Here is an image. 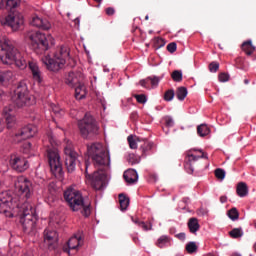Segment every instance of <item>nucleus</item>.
Instances as JSON below:
<instances>
[{"instance_id": "nucleus-1", "label": "nucleus", "mask_w": 256, "mask_h": 256, "mask_svg": "<svg viewBox=\"0 0 256 256\" xmlns=\"http://www.w3.org/2000/svg\"><path fill=\"white\" fill-rule=\"evenodd\" d=\"M0 60L4 65L15 63L18 69H27V61L21 57V53L15 48V43L7 37L0 40Z\"/></svg>"}, {"instance_id": "nucleus-2", "label": "nucleus", "mask_w": 256, "mask_h": 256, "mask_svg": "<svg viewBox=\"0 0 256 256\" xmlns=\"http://www.w3.org/2000/svg\"><path fill=\"white\" fill-rule=\"evenodd\" d=\"M64 200L70 207L71 211H80L83 217H89L91 215V204H85V198L79 190L73 187H69L64 191Z\"/></svg>"}, {"instance_id": "nucleus-3", "label": "nucleus", "mask_w": 256, "mask_h": 256, "mask_svg": "<svg viewBox=\"0 0 256 256\" xmlns=\"http://www.w3.org/2000/svg\"><path fill=\"white\" fill-rule=\"evenodd\" d=\"M68 59H70L69 47L60 46L53 54V57L47 55L42 61L44 65H46V69L48 71H52V73H57V71H61L63 67H65V63H67Z\"/></svg>"}, {"instance_id": "nucleus-4", "label": "nucleus", "mask_w": 256, "mask_h": 256, "mask_svg": "<svg viewBox=\"0 0 256 256\" xmlns=\"http://www.w3.org/2000/svg\"><path fill=\"white\" fill-rule=\"evenodd\" d=\"M77 127L82 139L89 140L99 135V122L89 112H86L84 117L77 121Z\"/></svg>"}, {"instance_id": "nucleus-5", "label": "nucleus", "mask_w": 256, "mask_h": 256, "mask_svg": "<svg viewBox=\"0 0 256 256\" xmlns=\"http://www.w3.org/2000/svg\"><path fill=\"white\" fill-rule=\"evenodd\" d=\"M18 213H20V223L24 233L31 235L37 227V216H35L33 206L29 205V203H24Z\"/></svg>"}, {"instance_id": "nucleus-6", "label": "nucleus", "mask_w": 256, "mask_h": 256, "mask_svg": "<svg viewBox=\"0 0 256 256\" xmlns=\"http://www.w3.org/2000/svg\"><path fill=\"white\" fill-rule=\"evenodd\" d=\"M12 101L18 108L29 107L35 103V99L29 93V88L25 82H20L14 90Z\"/></svg>"}, {"instance_id": "nucleus-7", "label": "nucleus", "mask_w": 256, "mask_h": 256, "mask_svg": "<svg viewBox=\"0 0 256 256\" xmlns=\"http://www.w3.org/2000/svg\"><path fill=\"white\" fill-rule=\"evenodd\" d=\"M88 155L97 165H111V155L101 143H92L87 147Z\"/></svg>"}, {"instance_id": "nucleus-8", "label": "nucleus", "mask_w": 256, "mask_h": 256, "mask_svg": "<svg viewBox=\"0 0 256 256\" xmlns=\"http://www.w3.org/2000/svg\"><path fill=\"white\" fill-rule=\"evenodd\" d=\"M199 159H209V157L203 150L191 149L187 152L184 160V169H186L187 173L193 175L195 167L201 165Z\"/></svg>"}, {"instance_id": "nucleus-9", "label": "nucleus", "mask_w": 256, "mask_h": 256, "mask_svg": "<svg viewBox=\"0 0 256 256\" xmlns=\"http://www.w3.org/2000/svg\"><path fill=\"white\" fill-rule=\"evenodd\" d=\"M16 200H13V196L7 192L0 194V213L6 215V217H13V213H19L21 207Z\"/></svg>"}, {"instance_id": "nucleus-10", "label": "nucleus", "mask_w": 256, "mask_h": 256, "mask_svg": "<svg viewBox=\"0 0 256 256\" xmlns=\"http://www.w3.org/2000/svg\"><path fill=\"white\" fill-rule=\"evenodd\" d=\"M47 157L51 173L56 179H61L63 177V164H61V156H59V152L55 148L48 149Z\"/></svg>"}, {"instance_id": "nucleus-11", "label": "nucleus", "mask_w": 256, "mask_h": 256, "mask_svg": "<svg viewBox=\"0 0 256 256\" xmlns=\"http://www.w3.org/2000/svg\"><path fill=\"white\" fill-rule=\"evenodd\" d=\"M31 49L37 55H43L45 51H49V40L45 34L37 31L30 35Z\"/></svg>"}, {"instance_id": "nucleus-12", "label": "nucleus", "mask_w": 256, "mask_h": 256, "mask_svg": "<svg viewBox=\"0 0 256 256\" xmlns=\"http://www.w3.org/2000/svg\"><path fill=\"white\" fill-rule=\"evenodd\" d=\"M89 161L85 162V175L86 179L90 182L91 187L95 189L96 191H101L103 189V181H105V173L95 171L93 174H89L88 169H89Z\"/></svg>"}, {"instance_id": "nucleus-13", "label": "nucleus", "mask_w": 256, "mask_h": 256, "mask_svg": "<svg viewBox=\"0 0 256 256\" xmlns=\"http://www.w3.org/2000/svg\"><path fill=\"white\" fill-rule=\"evenodd\" d=\"M10 167L13 169V171H16V173H25L27 169H29V161L27 158L18 155V154H12L10 156Z\"/></svg>"}, {"instance_id": "nucleus-14", "label": "nucleus", "mask_w": 256, "mask_h": 256, "mask_svg": "<svg viewBox=\"0 0 256 256\" xmlns=\"http://www.w3.org/2000/svg\"><path fill=\"white\" fill-rule=\"evenodd\" d=\"M65 153V167L68 173H73L75 171V167H77V163H79V154L77 151L72 148L66 147L64 149Z\"/></svg>"}, {"instance_id": "nucleus-15", "label": "nucleus", "mask_w": 256, "mask_h": 256, "mask_svg": "<svg viewBox=\"0 0 256 256\" xmlns=\"http://www.w3.org/2000/svg\"><path fill=\"white\" fill-rule=\"evenodd\" d=\"M15 188L19 195L25 197V199L31 198V189H33V184L29 181V179L25 177H19L15 183Z\"/></svg>"}, {"instance_id": "nucleus-16", "label": "nucleus", "mask_w": 256, "mask_h": 256, "mask_svg": "<svg viewBox=\"0 0 256 256\" xmlns=\"http://www.w3.org/2000/svg\"><path fill=\"white\" fill-rule=\"evenodd\" d=\"M44 243L47 245L50 251L57 249V243H59V233L55 230L46 228L44 230Z\"/></svg>"}, {"instance_id": "nucleus-17", "label": "nucleus", "mask_w": 256, "mask_h": 256, "mask_svg": "<svg viewBox=\"0 0 256 256\" xmlns=\"http://www.w3.org/2000/svg\"><path fill=\"white\" fill-rule=\"evenodd\" d=\"M25 21L23 20V15L21 14H9L6 16V22L5 25L10 27L12 31H19L21 25H23Z\"/></svg>"}, {"instance_id": "nucleus-18", "label": "nucleus", "mask_w": 256, "mask_h": 256, "mask_svg": "<svg viewBox=\"0 0 256 256\" xmlns=\"http://www.w3.org/2000/svg\"><path fill=\"white\" fill-rule=\"evenodd\" d=\"M35 133H37V127H35L33 124H28L27 126H24L18 133H16L15 137L25 141L26 139L35 137Z\"/></svg>"}, {"instance_id": "nucleus-19", "label": "nucleus", "mask_w": 256, "mask_h": 256, "mask_svg": "<svg viewBox=\"0 0 256 256\" xmlns=\"http://www.w3.org/2000/svg\"><path fill=\"white\" fill-rule=\"evenodd\" d=\"M28 68L32 75L33 81H35L36 83H39V84L43 83V73L41 72V69L39 68V64H37V62H34V61H29Z\"/></svg>"}, {"instance_id": "nucleus-20", "label": "nucleus", "mask_w": 256, "mask_h": 256, "mask_svg": "<svg viewBox=\"0 0 256 256\" xmlns=\"http://www.w3.org/2000/svg\"><path fill=\"white\" fill-rule=\"evenodd\" d=\"M81 81H83V73L81 72H69L65 79V83L68 87L81 85Z\"/></svg>"}, {"instance_id": "nucleus-21", "label": "nucleus", "mask_w": 256, "mask_h": 256, "mask_svg": "<svg viewBox=\"0 0 256 256\" xmlns=\"http://www.w3.org/2000/svg\"><path fill=\"white\" fill-rule=\"evenodd\" d=\"M79 245H81V236H72L68 241L66 246H63V252L68 253L70 255L71 251L75 249H79Z\"/></svg>"}, {"instance_id": "nucleus-22", "label": "nucleus", "mask_w": 256, "mask_h": 256, "mask_svg": "<svg viewBox=\"0 0 256 256\" xmlns=\"http://www.w3.org/2000/svg\"><path fill=\"white\" fill-rule=\"evenodd\" d=\"M3 115L8 127H11V125L15 123V107L13 105L5 106L3 109Z\"/></svg>"}, {"instance_id": "nucleus-23", "label": "nucleus", "mask_w": 256, "mask_h": 256, "mask_svg": "<svg viewBox=\"0 0 256 256\" xmlns=\"http://www.w3.org/2000/svg\"><path fill=\"white\" fill-rule=\"evenodd\" d=\"M31 25H33V27H38V29H43V31H49V29H51V23L47 20L41 19L39 16L32 19Z\"/></svg>"}, {"instance_id": "nucleus-24", "label": "nucleus", "mask_w": 256, "mask_h": 256, "mask_svg": "<svg viewBox=\"0 0 256 256\" xmlns=\"http://www.w3.org/2000/svg\"><path fill=\"white\" fill-rule=\"evenodd\" d=\"M139 151L141 153L140 157H147V155H151L153 153V142H149L148 140H144L139 145Z\"/></svg>"}, {"instance_id": "nucleus-25", "label": "nucleus", "mask_w": 256, "mask_h": 256, "mask_svg": "<svg viewBox=\"0 0 256 256\" xmlns=\"http://www.w3.org/2000/svg\"><path fill=\"white\" fill-rule=\"evenodd\" d=\"M15 75L13 74V71L11 70H4L0 71V85H3L4 87H7L11 81H13V78Z\"/></svg>"}, {"instance_id": "nucleus-26", "label": "nucleus", "mask_w": 256, "mask_h": 256, "mask_svg": "<svg viewBox=\"0 0 256 256\" xmlns=\"http://www.w3.org/2000/svg\"><path fill=\"white\" fill-rule=\"evenodd\" d=\"M123 177L126 183L133 184L137 183V180L139 179V174H137V171L134 169H128L124 172Z\"/></svg>"}, {"instance_id": "nucleus-27", "label": "nucleus", "mask_w": 256, "mask_h": 256, "mask_svg": "<svg viewBox=\"0 0 256 256\" xmlns=\"http://www.w3.org/2000/svg\"><path fill=\"white\" fill-rule=\"evenodd\" d=\"M241 49L248 57H251L255 53L256 47L253 45V41L246 40L242 43Z\"/></svg>"}, {"instance_id": "nucleus-28", "label": "nucleus", "mask_w": 256, "mask_h": 256, "mask_svg": "<svg viewBox=\"0 0 256 256\" xmlns=\"http://www.w3.org/2000/svg\"><path fill=\"white\" fill-rule=\"evenodd\" d=\"M188 229L190 231V233H192L193 235L197 234V231H199V229H201V225H199V220L195 217H192L188 220Z\"/></svg>"}, {"instance_id": "nucleus-29", "label": "nucleus", "mask_w": 256, "mask_h": 256, "mask_svg": "<svg viewBox=\"0 0 256 256\" xmlns=\"http://www.w3.org/2000/svg\"><path fill=\"white\" fill-rule=\"evenodd\" d=\"M238 197H247L249 195V186L245 182H239L236 186Z\"/></svg>"}, {"instance_id": "nucleus-30", "label": "nucleus", "mask_w": 256, "mask_h": 256, "mask_svg": "<svg viewBox=\"0 0 256 256\" xmlns=\"http://www.w3.org/2000/svg\"><path fill=\"white\" fill-rule=\"evenodd\" d=\"M6 1V9L9 11H13L19 3H21V0H0V9H3Z\"/></svg>"}, {"instance_id": "nucleus-31", "label": "nucleus", "mask_w": 256, "mask_h": 256, "mask_svg": "<svg viewBox=\"0 0 256 256\" xmlns=\"http://www.w3.org/2000/svg\"><path fill=\"white\" fill-rule=\"evenodd\" d=\"M86 95L87 93L85 92V84L80 83L75 86V98L78 99V101H81V99H85Z\"/></svg>"}, {"instance_id": "nucleus-32", "label": "nucleus", "mask_w": 256, "mask_h": 256, "mask_svg": "<svg viewBox=\"0 0 256 256\" xmlns=\"http://www.w3.org/2000/svg\"><path fill=\"white\" fill-rule=\"evenodd\" d=\"M211 128L207 124H200L197 126V134L199 137H207V135H210Z\"/></svg>"}, {"instance_id": "nucleus-33", "label": "nucleus", "mask_w": 256, "mask_h": 256, "mask_svg": "<svg viewBox=\"0 0 256 256\" xmlns=\"http://www.w3.org/2000/svg\"><path fill=\"white\" fill-rule=\"evenodd\" d=\"M118 199L121 211H127L130 203L129 197L125 194H119Z\"/></svg>"}, {"instance_id": "nucleus-34", "label": "nucleus", "mask_w": 256, "mask_h": 256, "mask_svg": "<svg viewBox=\"0 0 256 256\" xmlns=\"http://www.w3.org/2000/svg\"><path fill=\"white\" fill-rule=\"evenodd\" d=\"M187 87L185 86H180L176 89V97L178 101H185V98L188 95Z\"/></svg>"}, {"instance_id": "nucleus-35", "label": "nucleus", "mask_w": 256, "mask_h": 256, "mask_svg": "<svg viewBox=\"0 0 256 256\" xmlns=\"http://www.w3.org/2000/svg\"><path fill=\"white\" fill-rule=\"evenodd\" d=\"M198 249L199 247L197 246L196 242H188L185 246V250L187 251V253H189V255H193V253H197Z\"/></svg>"}, {"instance_id": "nucleus-36", "label": "nucleus", "mask_w": 256, "mask_h": 256, "mask_svg": "<svg viewBox=\"0 0 256 256\" xmlns=\"http://www.w3.org/2000/svg\"><path fill=\"white\" fill-rule=\"evenodd\" d=\"M163 77H165L164 74L162 76H148V82L150 81L152 87H159V83H161Z\"/></svg>"}, {"instance_id": "nucleus-37", "label": "nucleus", "mask_w": 256, "mask_h": 256, "mask_svg": "<svg viewBox=\"0 0 256 256\" xmlns=\"http://www.w3.org/2000/svg\"><path fill=\"white\" fill-rule=\"evenodd\" d=\"M166 43L167 42L165 41V39L161 37H155L153 42V47L157 51L158 49H161V47H165Z\"/></svg>"}, {"instance_id": "nucleus-38", "label": "nucleus", "mask_w": 256, "mask_h": 256, "mask_svg": "<svg viewBox=\"0 0 256 256\" xmlns=\"http://www.w3.org/2000/svg\"><path fill=\"white\" fill-rule=\"evenodd\" d=\"M171 78L175 83H181V81H183V72L181 70H174L171 74Z\"/></svg>"}, {"instance_id": "nucleus-39", "label": "nucleus", "mask_w": 256, "mask_h": 256, "mask_svg": "<svg viewBox=\"0 0 256 256\" xmlns=\"http://www.w3.org/2000/svg\"><path fill=\"white\" fill-rule=\"evenodd\" d=\"M167 243H169V237L164 235L158 238L156 245L159 249H164V247H167Z\"/></svg>"}, {"instance_id": "nucleus-40", "label": "nucleus", "mask_w": 256, "mask_h": 256, "mask_svg": "<svg viewBox=\"0 0 256 256\" xmlns=\"http://www.w3.org/2000/svg\"><path fill=\"white\" fill-rule=\"evenodd\" d=\"M232 239H239L243 237V230L241 228H234L229 232Z\"/></svg>"}, {"instance_id": "nucleus-41", "label": "nucleus", "mask_w": 256, "mask_h": 256, "mask_svg": "<svg viewBox=\"0 0 256 256\" xmlns=\"http://www.w3.org/2000/svg\"><path fill=\"white\" fill-rule=\"evenodd\" d=\"M227 215L231 221H237V219H239V210H237V208H232L228 210Z\"/></svg>"}, {"instance_id": "nucleus-42", "label": "nucleus", "mask_w": 256, "mask_h": 256, "mask_svg": "<svg viewBox=\"0 0 256 256\" xmlns=\"http://www.w3.org/2000/svg\"><path fill=\"white\" fill-rule=\"evenodd\" d=\"M174 97H175V90L169 89L164 93L163 99L164 101L169 102V101H173Z\"/></svg>"}, {"instance_id": "nucleus-43", "label": "nucleus", "mask_w": 256, "mask_h": 256, "mask_svg": "<svg viewBox=\"0 0 256 256\" xmlns=\"http://www.w3.org/2000/svg\"><path fill=\"white\" fill-rule=\"evenodd\" d=\"M134 99H136L137 103H140L141 105H145V103H147V95L145 94H135Z\"/></svg>"}, {"instance_id": "nucleus-44", "label": "nucleus", "mask_w": 256, "mask_h": 256, "mask_svg": "<svg viewBox=\"0 0 256 256\" xmlns=\"http://www.w3.org/2000/svg\"><path fill=\"white\" fill-rule=\"evenodd\" d=\"M163 120H164L165 127L171 128L175 126V121L173 120V117L165 116Z\"/></svg>"}, {"instance_id": "nucleus-45", "label": "nucleus", "mask_w": 256, "mask_h": 256, "mask_svg": "<svg viewBox=\"0 0 256 256\" xmlns=\"http://www.w3.org/2000/svg\"><path fill=\"white\" fill-rule=\"evenodd\" d=\"M209 71L210 73H217L219 71V62L213 61L209 64Z\"/></svg>"}, {"instance_id": "nucleus-46", "label": "nucleus", "mask_w": 256, "mask_h": 256, "mask_svg": "<svg viewBox=\"0 0 256 256\" xmlns=\"http://www.w3.org/2000/svg\"><path fill=\"white\" fill-rule=\"evenodd\" d=\"M127 141L129 143V147L130 149H137V140H135V138H133V135H130L127 137Z\"/></svg>"}, {"instance_id": "nucleus-47", "label": "nucleus", "mask_w": 256, "mask_h": 256, "mask_svg": "<svg viewBox=\"0 0 256 256\" xmlns=\"http://www.w3.org/2000/svg\"><path fill=\"white\" fill-rule=\"evenodd\" d=\"M215 177L216 179H221L223 181V179H225V170L221 169V168H217L214 171Z\"/></svg>"}, {"instance_id": "nucleus-48", "label": "nucleus", "mask_w": 256, "mask_h": 256, "mask_svg": "<svg viewBox=\"0 0 256 256\" xmlns=\"http://www.w3.org/2000/svg\"><path fill=\"white\" fill-rule=\"evenodd\" d=\"M229 79H230V76L228 73L221 72L218 75V81H220V83H227V81H229Z\"/></svg>"}, {"instance_id": "nucleus-49", "label": "nucleus", "mask_w": 256, "mask_h": 256, "mask_svg": "<svg viewBox=\"0 0 256 256\" xmlns=\"http://www.w3.org/2000/svg\"><path fill=\"white\" fill-rule=\"evenodd\" d=\"M51 109L55 115H61V113H63V110L61 109V107H59V105L52 104Z\"/></svg>"}, {"instance_id": "nucleus-50", "label": "nucleus", "mask_w": 256, "mask_h": 256, "mask_svg": "<svg viewBox=\"0 0 256 256\" xmlns=\"http://www.w3.org/2000/svg\"><path fill=\"white\" fill-rule=\"evenodd\" d=\"M167 51H169V53H175V51H177V43L175 42L169 43L167 45Z\"/></svg>"}, {"instance_id": "nucleus-51", "label": "nucleus", "mask_w": 256, "mask_h": 256, "mask_svg": "<svg viewBox=\"0 0 256 256\" xmlns=\"http://www.w3.org/2000/svg\"><path fill=\"white\" fill-rule=\"evenodd\" d=\"M139 227H141L143 231H151V229L153 228V224L149 223V225H147V223L142 221Z\"/></svg>"}, {"instance_id": "nucleus-52", "label": "nucleus", "mask_w": 256, "mask_h": 256, "mask_svg": "<svg viewBox=\"0 0 256 256\" xmlns=\"http://www.w3.org/2000/svg\"><path fill=\"white\" fill-rule=\"evenodd\" d=\"M139 85H141V87H144V89H149V80L148 77L145 79H142L139 81Z\"/></svg>"}, {"instance_id": "nucleus-53", "label": "nucleus", "mask_w": 256, "mask_h": 256, "mask_svg": "<svg viewBox=\"0 0 256 256\" xmlns=\"http://www.w3.org/2000/svg\"><path fill=\"white\" fill-rule=\"evenodd\" d=\"M31 147H32V144L31 142H25L23 144V153H29V151H31Z\"/></svg>"}, {"instance_id": "nucleus-54", "label": "nucleus", "mask_w": 256, "mask_h": 256, "mask_svg": "<svg viewBox=\"0 0 256 256\" xmlns=\"http://www.w3.org/2000/svg\"><path fill=\"white\" fill-rule=\"evenodd\" d=\"M128 161L131 163V165H136V163H139V161L135 159V154H129Z\"/></svg>"}, {"instance_id": "nucleus-55", "label": "nucleus", "mask_w": 256, "mask_h": 256, "mask_svg": "<svg viewBox=\"0 0 256 256\" xmlns=\"http://www.w3.org/2000/svg\"><path fill=\"white\" fill-rule=\"evenodd\" d=\"M176 239H179V241H185L187 239V234L185 232H180L175 235Z\"/></svg>"}, {"instance_id": "nucleus-56", "label": "nucleus", "mask_w": 256, "mask_h": 256, "mask_svg": "<svg viewBox=\"0 0 256 256\" xmlns=\"http://www.w3.org/2000/svg\"><path fill=\"white\" fill-rule=\"evenodd\" d=\"M106 15H108L109 17L115 15V8L113 7L106 8Z\"/></svg>"}, {"instance_id": "nucleus-57", "label": "nucleus", "mask_w": 256, "mask_h": 256, "mask_svg": "<svg viewBox=\"0 0 256 256\" xmlns=\"http://www.w3.org/2000/svg\"><path fill=\"white\" fill-rule=\"evenodd\" d=\"M48 141L52 147H55V145H57V143L55 142V138L51 134L48 135Z\"/></svg>"}, {"instance_id": "nucleus-58", "label": "nucleus", "mask_w": 256, "mask_h": 256, "mask_svg": "<svg viewBox=\"0 0 256 256\" xmlns=\"http://www.w3.org/2000/svg\"><path fill=\"white\" fill-rule=\"evenodd\" d=\"M131 219L135 223V225H138V227H140L141 225L140 223H142V221H140L139 218L132 217Z\"/></svg>"}, {"instance_id": "nucleus-59", "label": "nucleus", "mask_w": 256, "mask_h": 256, "mask_svg": "<svg viewBox=\"0 0 256 256\" xmlns=\"http://www.w3.org/2000/svg\"><path fill=\"white\" fill-rule=\"evenodd\" d=\"M3 129H5V123L3 120L0 118V133H3Z\"/></svg>"}, {"instance_id": "nucleus-60", "label": "nucleus", "mask_w": 256, "mask_h": 256, "mask_svg": "<svg viewBox=\"0 0 256 256\" xmlns=\"http://www.w3.org/2000/svg\"><path fill=\"white\" fill-rule=\"evenodd\" d=\"M190 199H189V197H184L183 199H182V203H185V205H187L188 203H190Z\"/></svg>"}, {"instance_id": "nucleus-61", "label": "nucleus", "mask_w": 256, "mask_h": 256, "mask_svg": "<svg viewBox=\"0 0 256 256\" xmlns=\"http://www.w3.org/2000/svg\"><path fill=\"white\" fill-rule=\"evenodd\" d=\"M227 201V196H220V203H225Z\"/></svg>"}, {"instance_id": "nucleus-62", "label": "nucleus", "mask_w": 256, "mask_h": 256, "mask_svg": "<svg viewBox=\"0 0 256 256\" xmlns=\"http://www.w3.org/2000/svg\"><path fill=\"white\" fill-rule=\"evenodd\" d=\"M3 95H5V93L3 90H0V101H3Z\"/></svg>"}, {"instance_id": "nucleus-63", "label": "nucleus", "mask_w": 256, "mask_h": 256, "mask_svg": "<svg viewBox=\"0 0 256 256\" xmlns=\"http://www.w3.org/2000/svg\"><path fill=\"white\" fill-rule=\"evenodd\" d=\"M150 177H152V179H154V181H157V175L156 174H152V175H150Z\"/></svg>"}, {"instance_id": "nucleus-64", "label": "nucleus", "mask_w": 256, "mask_h": 256, "mask_svg": "<svg viewBox=\"0 0 256 256\" xmlns=\"http://www.w3.org/2000/svg\"><path fill=\"white\" fill-rule=\"evenodd\" d=\"M252 61H256V54L252 56Z\"/></svg>"}]
</instances>
